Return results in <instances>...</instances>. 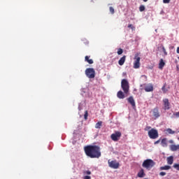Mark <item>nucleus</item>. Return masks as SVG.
I'll list each match as a JSON object with an SVG mask.
<instances>
[{
    "mask_svg": "<svg viewBox=\"0 0 179 179\" xmlns=\"http://www.w3.org/2000/svg\"><path fill=\"white\" fill-rule=\"evenodd\" d=\"M139 9L140 12H143L145 9V7L144 6V5H141Z\"/></svg>",
    "mask_w": 179,
    "mask_h": 179,
    "instance_id": "23",
    "label": "nucleus"
},
{
    "mask_svg": "<svg viewBox=\"0 0 179 179\" xmlns=\"http://www.w3.org/2000/svg\"><path fill=\"white\" fill-rule=\"evenodd\" d=\"M148 136L151 138V139H156V138L159 136V133L156 129H151L150 131H148Z\"/></svg>",
    "mask_w": 179,
    "mask_h": 179,
    "instance_id": "5",
    "label": "nucleus"
},
{
    "mask_svg": "<svg viewBox=\"0 0 179 179\" xmlns=\"http://www.w3.org/2000/svg\"><path fill=\"white\" fill-rule=\"evenodd\" d=\"M122 89L124 90V92L126 95L129 94V83L127 79H122L121 83Z\"/></svg>",
    "mask_w": 179,
    "mask_h": 179,
    "instance_id": "2",
    "label": "nucleus"
},
{
    "mask_svg": "<svg viewBox=\"0 0 179 179\" xmlns=\"http://www.w3.org/2000/svg\"><path fill=\"white\" fill-rule=\"evenodd\" d=\"M156 164L152 159H145V161L143 162V168H145L146 169H151Z\"/></svg>",
    "mask_w": 179,
    "mask_h": 179,
    "instance_id": "3",
    "label": "nucleus"
},
{
    "mask_svg": "<svg viewBox=\"0 0 179 179\" xmlns=\"http://www.w3.org/2000/svg\"><path fill=\"white\" fill-rule=\"evenodd\" d=\"M162 91L164 92V93H166L168 92V89H166V84L162 86Z\"/></svg>",
    "mask_w": 179,
    "mask_h": 179,
    "instance_id": "24",
    "label": "nucleus"
},
{
    "mask_svg": "<svg viewBox=\"0 0 179 179\" xmlns=\"http://www.w3.org/2000/svg\"><path fill=\"white\" fill-rule=\"evenodd\" d=\"M160 140H157V141H155V144L156 145V143H159Z\"/></svg>",
    "mask_w": 179,
    "mask_h": 179,
    "instance_id": "37",
    "label": "nucleus"
},
{
    "mask_svg": "<svg viewBox=\"0 0 179 179\" xmlns=\"http://www.w3.org/2000/svg\"><path fill=\"white\" fill-rule=\"evenodd\" d=\"M171 166H169V165H165V166H161V168H159L160 171H169V169H171Z\"/></svg>",
    "mask_w": 179,
    "mask_h": 179,
    "instance_id": "17",
    "label": "nucleus"
},
{
    "mask_svg": "<svg viewBox=\"0 0 179 179\" xmlns=\"http://www.w3.org/2000/svg\"><path fill=\"white\" fill-rule=\"evenodd\" d=\"M170 143H173V140H170Z\"/></svg>",
    "mask_w": 179,
    "mask_h": 179,
    "instance_id": "39",
    "label": "nucleus"
},
{
    "mask_svg": "<svg viewBox=\"0 0 179 179\" xmlns=\"http://www.w3.org/2000/svg\"><path fill=\"white\" fill-rule=\"evenodd\" d=\"M129 103H130V104H131L132 107H136V101L133 97V96H130L129 97H128L127 99Z\"/></svg>",
    "mask_w": 179,
    "mask_h": 179,
    "instance_id": "12",
    "label": "nucleus"
},
{
    "mask_svg": "<svg viewBox=\"0 0 179 179\" xmlns=\"http://www.w3.org/2000/svg\"><path fill=\"white\" fill-rule=\"evenodd\" d=\"M86 173L87 175H92V172H90V171H87Z\"/></svg>",
    "mask_w": 179,
    "mask_h": 179,
    "instance_id": "36",
    "label": "nucleus"
},
{
    "mask_svg": "<svg viewBox=\"0 0 179 179\" xmlns=\"http://www.w3.org/2000/svg\"><path fill=\"white\" fill-rule=\"evenodd\" d=\"M164 66H165V62H164L163 58H161L159 63V69H163Z\"/></svg>",
    "mask_w": 179,
    "mask_h": 179,
    "instance_id": "16",
    "label": "nucleus"
},
{
    "mask_svg": "<svg viewBox=\"0 0 179 179\" xmlns=\"http://www.w3.org/2000/svg\"><path fill=\"white\" fill-rule=\"evenodd\" d=\"M88 115H89V113H88L87 110H85V114H84V118H85V120H87Z\"/></svg>",
    "mask_w": 179,
    "mask_h": 179,
    "instance_id": "25",
    "label": "nucleus"
},
{
    "mask_svg": "<svg viewBox=\"0 0 179 179\" xmlns=\"http://www.w3.org/2000/svg\"><path fill=\"white\" fill-rule=\"evenodd\" d=\"M85 75L90 78H95L96 72L94 68H87L85 69Z\"/></svg>",
    "mask_w": 179,
    "mask_h": 179,
    "instance_id": "4",
    "label": "nucleus"
},
{
    "mask_svg": "<svg viewBox=\"0 0 179 179\" xmlns=\"http://www.w3.org/2000/svg\"><path fill=\"white\" fill-rule=\"evenodd\" d=\"M135 58H136V60L134 62V68H135V69L140 68V66H141V62H140L141 57H137L136 55Z\"/></svg>",
    "mask_w": 179,
    "mask_h": 179,
    "instance_id": "8",
    "label": "nucleus"
},
{
    "mask_svg": "<svg viewBox=\"0 0 179 179\" xmlns=\"http://www.w3.org/2000/svg\"><path fill=\"white\" fill-rule=\"evenodd\" d=\"M84 179H92L91 176H85Z\"/></svg>",
    "mask_w": 179,
    "mask_h": 179,
    "instance_id": "35",
    "label": "nucleus"
},
{
    "mask_svg": "<svg viewBox=\"0 0 179 179\" xmlns=\"http://www.w3.org/2000/svg\"><path fill=\"white\" fill-rule=\"evenodd\" d=\"M166 172H160L159 173L160 176H166Z\"/></svg>",
    "mask_w": 179,
    "mask_h": 179,
    "instance_id": "31",
    "label": "nucleus"
},
{
    "mask_svg": "<svg viewBox=\"0 0 179 179\" xmlns=\"http://www.w3.org/2000/svg\"><path fill=\"white\" fill-rule=\"evenodd\" d=\"M145 175V173L143 169H141V171H140V172H138L137 176L138 178H144Z\"/></svg>",
    "mask_w": 179,
    "mask_h": 179,
    "instance_id": "19",
    "label": "nucleus"
},
{
    "mask_svg": "<svg viewBox=\"0 0 179 179\" xmlns=\"http://www.w3.org/2000/svg\"><path fill=\"white\" fill-rule=\"evenodd\" d=\"M163 101H164V109L165 110H169V108H170V102H169V99H164Z\"/></svg>",
    "mask_w": 179,
    "mask_h": 179,
    "instance_id": "10",
    "label": "nucleus"
},
{
    "mask_svg": "<svg viewBox=\"0 0 179 179\" xmlns=\"http://www.w3.org/2000/svg\"><path fill=\"white\" fill-rule=\"evenodd\" d=\"M166 161H167L168 166L173 165V162H174L173 157H172V156L168 157Z\"/></svg>",
    "mask_w": 179,
    "mask_h": 179,
    "instance_id": "14",
    "label": "nucleus"
},
{
    "mask_svg": "<svg viewBox=\"0 0 179 179\" xmlns=\"http://www.w3.org/2000/svg\"><path fill=\"white\" fill-rule=\"evenodd\" d=\"M85 60L87 61L88 64H93L94 62L93 59H90V57H89V55L85 56Z\"/></svg>",
    "mask_w": 179,
    "mask_h": 179,
    "instance_id": "18",
    "label": "nucleus"
},
{
    "mask_svg": "<svg viewBox=\"0 0 179 179\" xmlns=\"http://www.w3.org/2000/svg\"><path fill=\"white\" fill-rule=\"evenodd\" d=\"M152 114L154 117H155V118H158L159 117H160V113L159 111L158 107H155L152 109Z\"/></svg>",
    "mask_w": 179,
    "mask_h": 179,
    "instance_id": "9",
    "label": "nucleus"
},
{
    "mask_svg": "<svg viewBox=\"0 0 179 179\" xmlns=\"http://www.w3.org/2000/svg\"><path fill=\"white\" fill-rule=\"evenodd\" d=\"M102 124V121H98V122L95 124V128H101Z\"/></svg>",
    "mask_w": 179,
    "mask_h": 179,
    "instance_id": "22",
    "label": "nucleus"
},
{
    "mask_svg": "<svg viewBox=\"0 0 179 179\" xmlns=\"http://www.w3.org/2000/svg\"><path fill=\"white\" fill-rule=\"evenodd\" d=\"M178 54H179V47H177V50H176Z\"/></svg>",
    "mask_w": 179,
    "mask_h": 179,
    "instance_id": "38",
    "label": "nucleus"
},
{
    "mask_svg": "<svg viewBox=\"0 0 179 179\" xmlns=\"http://www.w3.org/2000/svg\"><path fill=\"white\" fill-rule=\"evenodd\" d=\"M166 131L168 132V134H175L176 132V131H173L172 129H167Z\"/></svg>",
    "mask_w": 179,
    "mask_h": 179,
    "instance_id": "26",
    "label": "nucleus"
},
{
    "mask_svg": "<svg viewBox=\"0 0 179 179\" xmlns=\"http://www.w3.org/2000/svg\"><path fill=\"white\" fill-rule=\"evenodd\" d=\"M152 127H150V125H147V127L145 129V131H150Z\"/></svg>",
    "mask_w": 179,
    "mask_h": 179,
    "instance_id": "30",
    "label": "nucleus"
},
{
    "mask_svg": "<svg viewBox=\"0 0 179 179\" xmlns=\"http://www.w3.org/2000/svg\"><path fill=\"white\" fill-rule=\"evenodd\" d=\"M120 136H122V133L120 131H115L113 134H111L110 138L113 141H119Z\"/></svg>",
    "mask_w": 179,
    "mask_h": 179,
    "instance_id": "7",
    "label": "nucleus"
},
{
    "mask_svg": "<svg viewBox=\"0 0 179 179\" xmlns=\"http://www.w3.org/2000/svg\"><path fill=\"white\" fill-rule=\"evenodd\" d=\"M126 58H127L126 55H123V57H122L120 58V59H119V61H118L119 64L120 65H124V64L126 61Z\"/></svg>",
    "mask_w": 179,
    "mask_h": 179,
    "instance_id": "15",
    "label": "nucleus"
},
{
    "mask_svg": "<svg viewBox=\"0 0 179 179\" xmlns=\"http://www.w3.org/2000/svg\"><path fill=\"white\" fill-rule=\"evenodd\" d=\"M178 59H179V57H178Z\"/></svg>",
    "mask_w": 179,
    "mask_h": 179,
    "instance_id": "40",
    "label": "nucleus"
},
{
    "mask_svg": "<svg viewBox=\"0 0 179 179\" xmlns=\"http://www.w3.org/2000/svg\"><path fill=\"white\" fill-rule=\"evenodd\" d=\"M173 168H175V169L177 171H179V164H174Z\"/></svg>",
    "mask_w": 179,
    "mask_h": 179,
    "instance_id": "27",
    "label": "nucleus"
},
{
    "mask_svg": "<svg viewBox=\"0 0 179 179\" xmlns=\"http://www.w3.org/2000/svg\"><path fill=\"white\" fill-rule=\"evenodd\" d=\"M170 149L171 150H178V149H179V145H174V144H172L171 146H170Z\"/></svg>",
    "mask_w": 179,
    "mask_h": 179,
    "instance_id": "21",
    "label": "nucleus"
},
{
    "mask_svg": "<svg viewBox=\"0 0 179 179\" xmlns=\"http://www.w3.org/2000/svg\"><path fill=\"white\" fill-rule=\"evenodd\" d=\"M128 27H129V28H131L132 29H135V27H134V26H133V24H129Z\"/></svg>",
    "mask_w": 179,
    "mask_h": 179,
    "instance_id": "33",
    "label": "nucleus"
},
{
    "mask_svg": "<svg viewBox=\"0 0 179 179\" xmlns=\"http://www.w3.org/2000/svg\"><path fill=\"white\" fill-rule=\"evenodd\" d=\"M117 96L119 99H124L125 94H124V92H122V90H119L117 93Z\"/></svg>",
    "mask_w": 179,
    "mask_h": 179,
    "instance_id": "13",
    "label": "nucleus"
},
{
    "mask_svg": "<svg viewBox=\"0 0 179 179\" xmlns=\"http://www.w3.org/2000/svg\"><path fill=\"white\" fill-rule=\"evenodd\" d=\"M110 12L113 15L115 13V9L113 6H110Z\"/></svg>",
    "mask_w": 179,
    "mask_h": 179,
    "instance_id": "28",
    "label": "nucleus"
},
{
    "mask_svg": "<svg viewBox=\"0 0 179 179\" xmlns=\"http://www.w3.org/2000/svg\"><path fill=\"white\" fill-rule=\"evenodd\" d=\"M164 53L165 54V55H167V52L166 51V48L164 47H163L162 48Z\"/></svg>",
    "mask_w": 179,
    "mask_h": 179,
    "instance_id": "34",
    "label": "nucleus"
},
{
    "mask_svg": "<svg viewBox=\"0 0 179 179\" xmlns=\"http://www.w3.org/2000/svg\"><path fill=\"white\" fill-rule=\"evenodd\" d=\"M84 150L87 157H90V158H100L101 157L100 147L98 145H87Z\"/></svg>",
    "mask_w": 179,
    "mask_h": 179,
    "instance_id": "1",
    "label": "nucleus"
},
{
    "mask_svg": "<svg viewBox=\"0 0 179 179\" xmlns=\"http://www.w3.org/2000/svg\"><path fill=\"white\" fill-rule=\"evenodd\" d=\"M173 115H176V117H179V111H176V113H173Z\"/></svg>",
    "mask_w": 179,
    "mask_h": 179,
    "instance_id": "32",
    "label": "nucleus"
},
{
    "mask_svg": "<svg viewBox=\"0 0 179 179\" xmlns=\"http://www.w3.org/2000/svg\"><path fill=\"white\" fill-rule=\"evenodd\" d=\"M161 145L162 146H168L167 138H162L161 141Z\"/></svg>",
    "mask_w": 179,
    "mask_h": 179,
    "instance_id": "20",
    "label": "nucleus"
},
{
    "mask_svg": "<svg viewBox=\"0 0 179 179\" xmlns=\"http://www.w3.org/2000/svg\"><path fill=\"white\" fill-rule=\"evenodd\" d=\"M144 90H145V92H152V90H154L153 85L152 83L147 85V86L144 87Z\"/></svg>",
    "mask_w": 179,
    "mask_h": 179,
    "instance_id": "11",
    "label": "nucleus"
},
{
    "mask_svg": "<svg viewBox=\"0 0 179 179\" xmlns=\"http://www.w3.org/2000/svg\"><path fill=\"white\" fill-rule=\"evenodd\" d=\"M108 165L110 168H113V169H118L120 166V164L117 161H108Z\"/></svg>",
    "mask_w": 179,
    "mask_h": 179,
    "instance_id": "6",
    "label": "nucleus"
},
{
    "mask_svg": "<svg viewBox=\"0 0 179 179\" xmlns=\"http://www.w3.org/2000/svg\"><path fill=\"white\" fill-rule=\"evenodd\" d=\"M122 52H123L122 48H119L118 50H117V54L119 55H120L121 54H122Z\"/></svg>",
    "mask_w": 179,
    "mask_h": 179,
    "instance_id": "29",
    "label": "nucleus"
}]
</instances>
